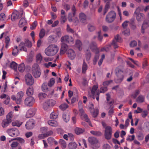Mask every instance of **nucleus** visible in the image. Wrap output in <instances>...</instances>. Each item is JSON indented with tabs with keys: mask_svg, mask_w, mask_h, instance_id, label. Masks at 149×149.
<instances>
[{
	"mask_svg": "<svg viewBox=\"0 0 149 149\" xmlns=\"http://www.w3.org/2000/svg\"><path fill=\"white\" fill-rule=\"evenodd\" d=\"M66 20V17L65 15H62L61 17V22L64 24Z\"/></svg>",
	"mask_w": 149,
	"mask_h": 149,
	"instance_id": "obj_63",
	"label": "nucleus"
},
{
	"mask_svg": "<svg viewBox=\"0 0 149 149\" xmlns=\"http://www.w3.org/2000/svg\"><path fill=\"white\" fill-rule=\"evenodd\" d=\"M32 44L30 41L28 39H26L25 40V42H21L19 44V50L22 51H23L24 52H27L26 48L25 46L28 47L30 48L31 47Z\"/></svg>",
	"mask_w": 149,
	"mask_h": 149,
	"instance_id": "obj_2",
	"label": "nucleus"
},
{
	"mask_svg": "<svg viewBox=\"0 0 149 149\" xmlns=\"http://www.w3.org/2000/svg\"><path fill=\"white\" fill-rule=\"evenodd\" d=\"M45 30L42 29H41L40 32L39 33V37L40 39H42L43 38L45 35Z\"/></svg>",
	"mask_w": 149,
	"mask_h": 149,
	"instance_id": "obj_44",
	"label": "nucleus"
},
{
	"mask_svg": "<svg viewBox=\"0 0 149 149\" xmlns=\"http://www.w3.org/2000/svg\"><path fill=\"white\" fill-rule=\"evenodd\" d=\"M87 51L88 52L86 53V60H88L90 59L91 58V53L89 52L88 50L87 49Z\"/></svg>",
	"mask_w": 149,
	"mask_h": 149,
	"instance_id": "obj_64",
	"label": "nucleus"
},
{
	"mask_svg": "<svg viewBox=\"0 0 149 149\" xmlns=\"http://www.w3.org/2000/svg\"><path fill=\"white\" fill-rule=\"evenodd\" d=\"M55 83V79L54 78H52L50 79V81L48 84V86L51 87Z\"/></svg>",
	"mask_w": 149,
	"mask_h": 149,
	"instance_id": "obj_52",
	"label": "nucleus"
},
{
	"mask_svg": "<svg viewBox=\"0 0 149 149\" xmlns=\"http://www.w3.org/2000/svg\"><path fill=\"white\" fill-rule=\"evenodd\" d=\"M88 68V66L87 64L84 61L83 62L82 67V72L83 73H85L86 71Z\"/></svg>",
	"mask_w": 149,
	"mask_h": 149,
	"instance_id": "obj_37",
	"label": "nucleus"
},
{
	"mask_svg": "<svg viewBox=\"0 0 149 149\" xmlns=\"http://www.w3.org/2000/svg\"><path fill=\"white\" fill-rule=\"evenodd\" d=\"M107 87H102L100 88V92L101 93H104L107 91Z\"/></svg>",
	"mask_w": 149,
	"mask_h": 149,
	"instance_id": "obj_60",
	"label": "nucleus"
},
{
	"mask_svg": "<svg viewBox=\"0 0 149 149\" xmlns=\"http://www.w3.org/2000/svg\"><path fill=\"white\" fill-rule=\"evenodd\" d=\"M35 102L34 98L31 96L28 97L24 100V104L25 105L31 107L34 104Z\"/></svg>",
	"mask_w": 149,
	"mask_h": 149,
	"instance_id": "obj_10",
	"label": "nucleus"
},
{
	"mask_svg": "<svg viewBox=\"0 0 149 149\" xmlns=\"http://www.w3.org/2000/svg\"><path fill=\"white\" fill-rule=\"evenodd\" d=\"M63 118L65 122H67L70 119V116L68 114L64 113L63 115Z\"/></svg>",
	"mask_w": 149,
	"mask_h": 149,
	"instance_id": "obj_38",
	"label": "nucleus"
},
{
	"mask_svg": "<svg viewBox=\"0 0 149 149\" xmlns=\"http://www.w3.org/2000/svg\"><path fill=\"white\" fill-rule=\"evenodd\" d=\"M123 34L125 36H128L130 35V32L129 29H126L123 32Z\"/></svg>",
	"mask_w": 149,
	"mask_h": 149,
	"instance_id": "obj_58",
	"label": "nucleus"
},
{
	"mask_svg": "<svg viewBox=\"0 0 149 149\" xmlns=\"http://www.w3.org/2000/svg\"><path fill=\"white\" fill-rule=\"evenodd\" d=\"M57 116L58 115L56 113L53 112L51 114L50 117L51 119H55L57 118Z\"/></svg>",
	"mask_w": 149,
	"mask_h": 149,
	"instance_id": "obj_51",
	"label": "nucleus"
},
{
	"mask_svg": "<svg viewBox=\"0 0 149 149\" xmlns=\"http://www.w3.org/2000/svg\"><path fill=\"white\" fill-rule=\"evenodd\" d=\"M75 130L76 134L78 135L82 133L85 131L84 129H83L79 127L76 128Z\"/></svg>",
	"mask_w": 149,
	"mask_h": 149,
	"instance_id": "obj_34",
	"label": "nucleus"
},
{
	"mask_svg": "<svg viewBox=\"0 0 149 149\" xmlns=\"http://www.w3.org/2000/svg\"><path fill=\"white\" fill-rule=\"evenodd\" d=\"M88 29L90 32H92L95 29V25L93 24H89L87 26Z\"/></svg>",
	"mask_w": 149,
	"mask_h": 149,
	"instance_id": "obj_30",
	"label": "nucleus"
},
{
	"mask_svg": "<svg viewBox=\"0 0 149 149\" xmlns=\"http://www.w3.org/2000/svg\"><path fill=\"white\" fill-rule=\"evenodd\" d=\"M59 48L57 45L52 44L46 48L45 50V54L49 56H54L58 52Z\"/></svg>",
	"mask_w": 149,
	"mask_h": 149,
	"instance_id": "obj_1",
	"label": "nucleus"
},
{
	"mask_svg": "<svg viewBox=\"0 0 149 149\" xmlns=\"http://www.w3.org/2000/svg\"><path fill=\"white\" fill-rule=\"evenodd\" d=\"M47 94L44 93H40L38 95V96L40 99H42L47 96Z\"/></svg>",
	"mask_w": 149,
	"mask_h": 149,
	"instance_id": "obj_56",
	"label": "nucleus"
},
{
	"mask_svg": "<svg viewBox=\"0 0 149 149\" xmlns=\"http://www.w3.org/2000/svg\"><path fill=\"white\" fill-rule=\"evenodd\" d=\"M35 121L33 119H30L27 121L25 125L27 129L31 130L32 129L35 125Z\"/></svg>",
	"mask_w": 149,
	"mask_h": 149,
	"instance_id": "obj_15",
	"label": "nucleus"
},
{
	"mask_svg": "<svg viewBox=\"0 0 149 149\" xmlns=\"http://www.w3.org/2000/svg\"><path fill=\"white\" fill-rule=\"evenodd\" d=\"M89 48L93 52H96V53L99 52V50L97 47L96 43L94 42H92L89 45Z\"/></svg>",
	"mask_w": 149,
	"mask_h": 149,
	"instance_id": "obj_17",
	"label": "nucleus"
},
{
	"mask_svg": "<svg viewBox=\"0 0 149 149\" xmlns=\"http://www.w3.org/2000/svg\"><path fill=\"white\" fill-rule=\"evenodd\" d=\"M123 71L118 68H117L115 70V73L118 77L117 79L115 81L117 83H120L123 80L124 76Z\"/></svg>",
	"mask_w": 149,
	"mask_h": 149,
	"instance_id": "obj_3",
	"label": "nucleus"
},
{
	"mask_svg": "<svg viewBox=\"0 0 149 149\" xmlns=\"http://www.w3.org/2000/svg\"><path fill=\"white\" fill-rule=\"evenodd\" d=\"M26 83L28 85L31 86L34 83V80L31 75L30 74H26L25 76Z\"/></svg>",
	"mask_w": 149,
	"mask_h": 149,
	"instance_id": "obj_12",
	"label": "nucleus"
},
{
	"mask_svg": "<svg viewBox=\"0 0 149 149\" xmlns=\"http://www.w3.org/2000/svg\"><path fill=\"white\" fill-rule=\"evenodd\" d=\"M6 17L3 13H1L0 15V20L2 21H4L6 20Z\"/></svg>",
	"mask_w": 149,
	"mask_h": 149,
	"instance_id": "obj_61",
	"label": "nucleus"
},
{
	"mask_svg": "<svg viewBox=\"0 0 149 149\" xmlns=\"http://www.w3.org/2000/svg\"><path fill=\"white\" fill-rule=\"evenodd\" d=\"M110 8V5L109 3H107L105 6L104 10L103 15H104L108 10Z\"/></svg>",
	"mask_w": 149,
	"mask_h": 149,
	"instance_id": "obj_42",
	"label": "nucleus"
},
{
	"mask_svg": "<svg viewBox=\"0 0 149 149\" xmlns=\"http://www.w3.org/2000/svg\"><path fill=\"white\" fill-rule=\"evenodd\" d=\"M88 141L92 146L93 149H96L100 146L98 140L96 138L94 137H89L88 138Z\"/></svg>",
	"mask_w": 149,
	"mask_h": 149,
	"instance_id": "obj_4",
	"label": "nucleus"
},
{
	"mask_svg": "<svg viewBox=\"0 0 149 149\" xmlns=\"http://www.w3.org/2000/svg\"><path fill=\"white\" fill-rule=\"evenodd\" d=\"M22 11L18 12L17 11H14L12 13L11 16V20L14 21L17 19H19L22 16Z\"/></svg>",
	"mask_w": 149,
	"mask_h": 149,
	"instance_id": "obj_13",
	"label": "nucleus"
},
{
	"mask_svg": "<svg viewBox=\"0 0 149 149\" xmlns=\"http://www.w3.org/2000/svg\"><path fill=\"white\" fill-rule=\"evenodd\" d=\"M140 91L139 90H136L135 92L132 94L131 97L133 98H135L140 93Z\"/></svg>",
	"mask_w": 149,
	"mask_h": 149,
	"instance_id": "obj_47",
	"label": "nucleus"
},
{
	"mask_svg": "<svg viewBox=\"0 0 149 149\" xmlns=\"http://www.w3.org/2000/svg\"><path fill=\"white\" fill-rule=\"evenodd\" d=\"M112 82L113 81L112 80L106 81L103 82V85L104 86L107 87V86L109 85L111 83H112Z\"/></svg>",
	"mask_w": 149,
	"mask_h": 149,
	"instance_id": "obj_57",
	"label": "nucleus"
},
{
	"mask_svg": "<svg viewBox=\"0 0 149 149\" xmlns=\"http://www.w3.org/2000/svg\"><path fill=\"white\" fill-rule=\"evenodd\" d=\"M26 93L27 95L30 96L32 95L33 93V89L32 87H29L27 89Z\"/></svg>",
	"mask_w": 149,
	"mask_h": 149,
	"instance_id": "obj_29",
	"label": "nucleus"
},
{
	"mask_svg": "<svg viewBox=\"0 0 149 149\" xmlns=\"http://www.w3.org/2000/svg\"><path fill=\"white\" fill-rule=\"evenodd\" d=\"M68 57L71 60L74 59L76 56L75 52L72 49H69L67 52Z\"/></svg>",
	"mask_w": 149,
	"mask_h": 149,
	"instance_id": "obj_19",
	"label": "nucleus"
},
{
	"mask_svg": "<svg viewBox=\"0 0 149 149\" xmlns=\"http://www.w3.org/2000/svg\"><path fill=\"white\" fill-rule=\"evenodd\" d=\"M67 30L68 32L72 34H74L75 32L74 30L70 28L68 24L67 26Z\"/></svg>",
	"mask_w": 149,
	"mask_h": 149,
	"instance_id": "obj_54",
	"label": "nucleus"
},
{
	"mask_svg": "<svg viewBox=\"0 0 149 149\" xmlns=\"http://www.w3.org/2000/svg\"><path fill=\"white\" fill-rule=\"evenodd\" d=\"M24 95V93L22 91H20L18 92L17 95V100L16 103L17 104H20L22 101V98Z\"/></svg>",
	"mask_w": 149,
	"mask_h": 149,
	"instance_id": "obj_22",
	"label": "nucleus"
},
{
	"mask_svg": "<svg viewBox=\"0 0 149 149\" xmlns=\"http://www.w3.org/2000/svg\"><path fill=\"white\" fill-rule=\"evenodd\" d=\"M59 143L61 145V147L62 149H65L66 147V143L65 141L63 139H60Z\"/></svg>",
	"mask_w": 149,
	"mask_h": 149,
	"instance_id": "obj_43",
	"label": "nucleus"
},
{
	"mask_svg": "<svg viewBox=\"0 0 149 149\" xmlns=\"http://www.w3.org/2000/svg\"><path fill=\"white\" fill-rule=\"evenodd\" d=\"M80 21L82 23H85L86 22V16L84 13H81L79 15Z\"/></svg>",
	"mask_w": 149,
	"mask_h": 149,
	"instance_id": "obj_25",
	"label": "nucleus"
},
{
	"mask_svg": "<svg viewBox=\"0 0 149 149\" xmlns=\"http://www.w3.org/2000/svg\"><path fill=\"white\" fill-rule=\"evenodd\" d=\"M144 99L145 96L140 95L137 97L136 100V101L138 103H141L144 102Z\"/></svg>",
	"mask_w": 149,
	"mask_h": 149,
	"instance_id": "obj_28",
	"label": "nucleus"
},
{
	"mask_svg": "<svg viewBox=\"0 0 149 149\" xmlns=\"http://www.w3.org/2000/svg\"><path fill=\"white\" fill-rule=\"evenodd\" d=\"M42 57L40 54L37 55L36 56V60L38 62L40 63L42 59Z\"/></svg>",
	"mask_w": 149,
	"mask_h": 149,
	"instance_id": "obj_48",
	"label": "nucleus"
},
{
	"mask_svg": "<svg viewBox=\"0 0 149 149\" xmlns=\"http://www.w3.org/2000/svg\"><path fill=\"white\" fill-rule=\"evenodd\" d=\"M5 43H6V47L7 48L10 41V38L8 36H7L5 39Z\"/></svg>",
	"mask_w": 149,
	"mask_h": 149,
	"instance_id": "obj_53",
	"label": "nucleus"
},
{
	"mask_svg": "<svg viewBox=\"0 0 149 149\" xmlns=\"http://www.w3.org/2000/svg\"><path fill=\"white\" fill-rule=\"evenodd\" d=\"M76 45L77 47L79 48V49L80 50V48L82 45V43L80 40H77L76 41Z\"/></svg>",
	"mask_w": 149,
	"mask_h": 149,
	"instance_id": "obj_55",
	"label": "nucleus"
},
{
	"mask_svg": "<svg viewBox=\"0 0 149 149\" xmlns=\"http://www.w3.org/2000/svg\"><path fill=\"white\" fill-rule=\"evenodd\" d=\"M18 145V143L17 142H13L10 145V149H16Z\"/></svg>",
	"mask_w": 149,
	"mask_h": 149,
	"instance_id": "obj_46",
	"label": "nucleus"
},
{
	"mask_svg": "<svg viewBox=\"0 0 149 149\" xmlns=\"http://www.w3.org/2000/svg\"><path fill=\"white\" fill-rule=\"evenodd\" d=\"M22 123L19 121L16 120L15 122L12 123V125L13 126H17L19 127L22 124Z\"/></svg>",
	"mask_w": 149,
	"mask_h": 149,
	"instance_id": "obj_39",
	"label": "nucleus"
},
{
	"mask_svg": "<svg viewBox=\"0 0 149 149\" xmlns=\"http://www.w3.org/2000/svg\"><path fill=\"white\" fill-rule=\"evenodd\" d=\"M91 113H92L93 116L94 118H95L97 117L98 114V110L97 109H94V111Z\"/></svg>",
	"mask_w": 149,
	"mask_h": 149,
	"instance_id": "obj_50",
	"label": "nucleus"
},
{
	"mask_svg": "<svg viewBox=\"0 0 149 149\" xmlns=\"http://www.w3.org/2000/svg\"><path fill=\"white\" fill-rule=\"evenodd\" d=\"M149 26V21L148 20H145L141 26V32L144 33L145 32V30Z\"/></svg>",
	"mask_w": 149,
	"mask_h": 149,
	"instance_id": "obj_23",
	"label": "nucleus"
},
{
	"mask_svg": "<svg viewBox=\"0 0 149 149\" xmlns=\"http://www.w3.org/2000/svg\"><path fill=\"white\" fill-rule=\"evenodd\" d=\"M68 48V45L64 43H63L61 45L60 49V54H63L66 51Z\"/></svg>",
	"mask_w": 149,
	"mask_h": 149,
	"instance_id": "obj_24",
	"label": "nucleus"
},
{
	"mask_svg": "<svg viewBox=\"0 0 149 149\" xmlns=\"http://www.w3.org/2000/svg\"><path fill=\"white\" fill-rule=\"evenodd\" d=\"M90 133L93 135L97 136H100L102 135L101 132L98 131L92 130L90 131Z\"/></svg>",
	"mask_w": 149,
	"mask_h": 149,
	"instance_id": "obj_40",
	"label": "nucleus"
},
{
	"mask_svg": "<svg viewBox=\"0 0 149 149\" xmlns=\"http://www.w3.org/2000/svg\"><path fill=\"white\" fill-rule=\"evenodd\" d=\"M19 52L18 47L17 46H14L13 51L12 52V55L14 56H16Z\"/></svg>",
	"mask_w": 149,
	"mask_h": 149,
	"instance_id": "obj_35",
	"label": "nucleus"
},
{
	"mask_svg": "<svg viewBox=\"0 0 149 149\" xmlns=\"http://www.w3.org/2000/svg\"><path fill=\"white\" fill-rule=\"evenodd\" d=\"M42 90L44 91H46L48 90V88L47 85L45 83H43L42 86Z\"/></svg>",
	"mask_w": 149,
	"mask_h": 149,
	"instance_id": "obj_59",
	"label": "nucleus"
},
{
	"mask_svg": "<svg viewBox=\"0 0 149 149\" xmlns=\"http://www.w3.org/2000/svg\"><path fill=\"white\" fill-rule=\"evenodd\" d=\"M73 40V38L71 36H69L67 35L62 37L61 38V41L62 42H65L69 43L72 42Z\"/></svg>",
	"mask_w": 149,
	"mask_h": 149,
	"instance_id": "obj_20",
	"label": "nucleus"
},
{
	"mask_svg": "<svg viewBox=\"0 0 149 149\" xmlns=\"http://www.w3.org/2000/svg\"><path fill=\"white\" fill-rule=\"evenodd\" d=\"M135 138V136L134 135L132 136L130 135L129 137H127L126 139V140L127 141H131L134 140Z\"/></svg>",
	"mask_w": 149,
	"mask_h": 149,
	"instance_id": "obj_62",
	"label": "nucleus"
},
{
	"mask_svg": "<svg viewBox=\"0 0 149 149\" xmlns=\"http://www.w3.org/2000/svg\"><path fill=\"white\" fill-rule=\"evenodd\" d=\"M32 73L33 76L36 78H38L40 76L41 72L38 65H35L33 66Z\"/></svg>",
	"mask_w": 149,
	"mask_h": 149,
	"instance_id": "obj_6",
	"label": "nucleus"
},
{
	"mask_svg": "<svg viewBox=\"0 0 149 149\" xmlns=\"http://www.w3.org/2000/svg\"><path fill=\"white\" fill-rule=\"evenodd\" d=\"M76 11V9L74 5H73L72 8V13H70L68 14V19L69 22H71L72 21L73 17L75 15Z\"/></svg>",
	"mask_w": 149,
	"mask_h": 149,
	"instance_id": "obj_21",
	"label": "nucleus"
},
{
	"mask_svg": "<svg viewBox=\"0 0 149 149\" xmlns=\"http://www.w3.org/2000/svg\"><path fill=\"white\" fill-rule=\"evenodd\" d=\"M98 88L97 86L96 85H94L93 87L91 90V93L93 95H94L96 94V92H99L98 91H96Z\"/></svg>",
	"mask_w": 149,
	"mask_h": 149,
	"instance_id": "obj_49",
	"label": "nucleus"
},
{
	"mask_svg": "<svg viewBox=\"0 0 149 149\" xmlns=\"http://www.w3.org/2000/svg\"><path fill=\"white\" fill-rule=\"evenodd\" d=\"M139 11L140 8L138 7L136 8L134 13V15H136V19L139 22L142 21L145 18V15L143 13H139Z\"/></svg>",
	"mask_w": 149,
	"mask_h": 149,
	"instance_id": "obj_9",
	"label": "nucleus"
},
{
	"mask_svg": "<svg viewBox=\"0 0 149 149\" xmlns=\"http://www.w3.org/2000/svg\"><path fill=\"white\" fill-rule=\"evenodd\" d=\"M25 69L24 64V63H21L18 66V70L21 72H23Z\"/></svg>",
	"mask_w": 149,
	"mask_h": 149,
	"instance_id": "obj_36",
	"label": "nucleus"
},
{
	"mask_svg": "<svg viewBox=\"0 0 149 149\" xmlns=\"http://www.w3.org/2000/svg\"><path fill=\"white\" fill-rule=\"evenodd\" d=\"M36 109L35 108H31L28 110L26 113V118H30L33 116L36 112Z\"/></svg>",
	"mask_w": 149,
	"mask_h": 149,
	"instance_id": "obj_16",
	"label": "nucleus"
},
{
	"mask_svg": "<svg viewBox=\"0 0 149 149\" xmlns=\"http://www.w3.org/2000/svg\"><path fill=\"white\" fill-rule=\"evenodd\" d=\"M121 38L119 35H117L115 36L114 39L111 43V45L113 46L114 49H116L118 47V46L117 43V42H121Z\"/></svg>",
	"mask_w": 149,
	"mask_h": 149,
	"instance_id": "obj_14",
	"label": "nucleus"
},
{
	"mask_svg": "<svg viewBox=\"0 0 149 149\" xmlns=\"http://www.w3.org/2000/svg\"><path fill=\"white\" fill-rule=\"evenodd\" d=\"M55 104V101L53 100H48L45 101L43 104V108L45 110H47L52 107Z\"/></svg>",
	"mask_w": 149,
	"mask_h": 149,
	"instance_id": "obj_8",
	"label": "nucleus"
},
{
	"mask_svg": "<svg viewBox=\"0 0 149 149\" xmlns=\"http://www.w3.org/2000/svg\"><path fill=\"white\" fill-rule=\"evenodd\" d=\"M47 40L48 42L50 43H55L57 41V37L55 35H51L48 38Z\"/></svg>",
	"mask_w": 149,
	"mask_h": 149,
	"instance_id": "obj_18",
	"label": "nucleus"
},
{
	"mask_svg": "<svg viewBox=\"0 0 149 149\" xmlns=\"http://www.w3.org/2000/svg\"><path fill=\"white\" fill-rule=\"evenodd\" d=\"M26 21L25 19L23 17L22 18L20 19L19 25L20 27H22L26 25Z\"/></svg>",
	"mask_w": 149,
	"mask_h": 149,
	"instance_id": "obj_31",
	"label": "nucleus"
},
{
	"mask_svg": "<svg viewBox=\"0 0 149 149\" xmlns=\"http://www.w3.org/2000/svg\"><path fill=\"white\" fill-rule=\"evenodd\" d=\"M7 132L10 136L15 137L18 136L19 134V132L18 129L16 128L8 129Z\"/></svg>",
	"mask_w": 149,
	"mask_h": 149,
	"instance_id": "obj_11",
	"label": "nucleus"
},
{
	"mask_svg": "<svg viewBox=\"0 0 149 149\" xmlns=\"http://www.w3.org/2000/svg\"><path fill=\"white\" fill-rule=\"evenodd\" d=\"M48 123L49 125L53 127H56L58 125L57 122L55 120H49L48 121Z\"/></svg>",
	"mask_w": 149,
	"mask_h": 149,
	"instance_id": "obj_33",
	"label": "nucleus"
},
{
	"mask_svg": "<svg viewBox=\"0 0 149 149\" xmlns=\"http://www.w3.org/2000/svg\"><path fill=\"white\" fill-rule=\"evenodd\" d=\"M11 123L6 119H5L2 121L1 125L3 128H6Z\"/></svg>",
	"mask_w": 149,
	"mask_h": 149,
	"instance_id": "obj_26",
	"label": "nucleus"
},
{
	"mask_svg": "<svg viewBox=\"0 0 149 149\" xmlns=\"http://www.w3.org/2000/svg\"><path fill=\"white\" fill-rule=\"evenodd\" d=\"M17 64L15 62L13 61L10 64V68L15 70H17Z\"/></svg>",
	"mask_w": 149,
	"mask_h": 149,
	"instance_id": "obj_41",
	"label": "nucleus"
},
{
	"mask_svg": "<svg viewBox=\"0 0 149 149\" xmlns=\"http://www.w3.org/2000/svg\"><path fill=\"white\" fill-rule=\"evenodd\" d=\"M68 107V105L66 103L62 104L59 106L60 109L63 111L65 110Z\"/></svg>",
	"mask_w": 149,
	"mask_h": 149,
	"instance_id": "obj_45",
	"label": "nucleus"
},
{
	"mask_svg": "<svg viewBox=\"0 0 149 149\" xmlns=\"http://www.w3.org/2000/svg\"><path fill=\"white\" fill-rule=\"evenodd\" d=\"M116 13L115 11L111 10L109 12L106 17V21L109 23H111L114 21L116 18Z\"/></svg>",
	"mask_w": 149,
	"mask_h": 149,
	"instance_id": "obj_5",
	"label": "nucleus"
},
{
	"mask_svg": "<svg viewBox=\"0 0 149 149\" xmlns=\"http://www.w3.org/2000/svg\"><path fill=\"white\" fill-rule=\"evenodd\" d=\"M112 134V130L111 127L110 126H107L105 127L104 130V137L107 140L111 139Z\"/></svg>",
	"mask_w": 149,
	"mask_h": 149,
	"instance_id": "obj_7",
	"label": "nucleus"
},
{
	"mask_svg": "<svg viewBox=\"0 0 149 149\" xmlns=\"http://www.w3.org/2000/svg\"><path fill=\"white\" fill-rule=\"evenodd\" d=\"M13 116V112L10 111L6 115V119L7 120L11 122L12 118Z\"/></svg>",
	"mask_w": 149,
	"mask_h": 149,
	"instance_id": "obj_32",
	"label": "nucleus"
},
{
	"mask_svg": "<svg viewBox=\"0 0 149 149\" xmlns=\"http://www.w3.org/2000/svg\"><path fill=\"white\" fill-rule=\"evenodd\" d=\"M77 147V145L75 142H72L70 143L68 145V147L70 149H75Z\"/></svg>",
	"mask_w": 149,
	"mask_h": 149,
	"instance_id": "obj_27",
	"label": "nucleus"
}]
</instances>
